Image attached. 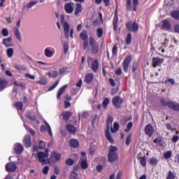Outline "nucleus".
<instances>
[{"label": "nucleus", "mask_w": 179, "mask_h": 179, "mask_svg": "<svg viewBox=\"0 0 179 179\" xmlns=\"http://www.w3.org/2000/svg\"><path fill=\"white\" fill-rule=\"evenodd\" d=\"M59 84V80L56 81L55 83H54L52 86H50L48 88V92H52V90H54V89H55V87H57V86H58Z\"/></svg>", "instance_id": "864d4df0"}, {"label": "nucleus", "mask_w": 179, "mask_h": 179, "mask_svg": "<svg viewBox=\"0 0 179 179\" xmlns=\"http://www.w3.org/2000/svg\"><path fill=\"white\" fill-rule=\"evenodd\" d=\"M110 104V99L105 98L102 102V107L104 110H106L108 106Z\"/></svg>", "instance_id": "e433bc0d"}, {"label": "nucleus", "mask_w": 179, "mask_h": 179, "mask_svg": "<svg viewBox=\"0 0 179 179\" xmlns=\"http://www.w3.org/2000/svg\"><path fill=\"white\" fill-rule=\"evenodd\" d=\"M67 87H68V85H64L59 89L57 94V99H61V96H62V94L65 92V90H66Z\"/></svg>", "instance_id": "b1692460"}, {"label": "nucleus", "mask_w": 179, "mask_h": 179, "mask_svg": "<svg viewBox=\"0 0 179 179\" xmlns=\"http://www.w3.org/2000/svg\"><path fill=\"white\" fill-rule=\"evenodd\" d=\"M14 149H15V152L17 155H22V153L23 152V150H24L23 145H22V143H17L14 145Z\"/></svg>", "instance_id": "a211bd4d"}, {"label": "nucleus", "mask_w": 179, "mask_h": 179, "mask_svg": "<svg viewBox=\"0 0 179 179\" xmlns=\"http://www.w3.org/2000/svg\"><path fill=\"white\" fill-rule=\"evenodd\" d=\"M73 163H75V161L71 158H69L66 160V164L67 166H73Z\"/></svg>", "instance_id": "bf43d9fd"}, {"label": "nucleus", "mask_w": 179, "mask_h": 179, "mask_svg": "<svg viewBox=\"0 0 179 179\" xmlns=\"http://www.w3.org/2000/svg\"><path fill=\"white\" fill-rule=\"evenodd\" d=\"M51 160H55V162H59L61 160V153L57 152V151H53L50 154Z\"/></svg>", "instance_id": "f3484780"}, {"label": "nucleus", "mask_w": 179, "mask_h": 179, "mask_svg": "<svg viewBox=\"0 0 179 179\" xmlns=\"http://www.w3.org/2000/svg\"><path fill=\"white\" fill-rule=\"evenodd\" d=\"M103 28L99 27L96 29V36L98 37V38H101V37H103Z\"/></svg>", "instance_id": "a19ab883"}, {"label": "nucleus", "mask_w": 179, "mask_h": 179, "mask_svg": "<svg viewBox=\"0 0 179 179\" xmlns=\"http://www.w3.org/2000/svg\"><path fill=\"white\" fill-rule=\"evenodd\" d=\"M171 110H173V111H179V104L178 103H174V102H171L169 103V108Z\"/></svg>", "instance_id": "7c9ffc66"}, {"label": "nucleus", "mask_w": 179, "mask_h": 179, "mask_svg": "<svg viewBox=\"0 0 179 179\" xmlns=\"http://www.w3.org/2000/svg\"><path fill=\"white\" fill-rule=\"evenodd\" d=\"M25 117L27 120H30V121H36L37 120V117L35 115H31L30 113H27Z\"/></svg>", "instance_id": "f704fd0d"}, {"label": "nucleus", "mask_w": 179, "mask_h": 179, "mask_svg": "<svg viewBox=\"0 0 179 179\" xmlns=\"http://www.w3.org/2000/svg\"><path fill=\"white\" fill-rule=\"evenodd\" d=\"M148 163L149 164H150V166L156 167V166H157V164L159 163V159L156 157H152L149 158Z\"/></svg>", "instance_id": "393cba45"}, {"label": "nucleus", "mask_w": 179, "mask_h": 179, "mask_svg": "<svg viewBox=\"0 0 179 179\" xmlns=\"http://www.w3.org/2000/svg\"><path fill=\"white\" fill-rule=\"evenodd\" d=\"M68 67L62 66L59 69V75H64V73H66V71H68Z\"/></svg>", "instance_id": "49530a36"}, {"label": "nucleus", "mask_w": 179, "mask_h": 179, "mask_svg": "<svg viewBox=\"0 0 179 179\" xmlns=\"http://www.w3.org/2000/svg\"><path fill=\"white\" fill-rule=\"evenodd\" d=\"M45 55L48 58H51V57H52V55H54V53L52 52V50H50L48 48H45Z\"/></svg>", "instance_id": "ea45409f"}, {"label": "nucleus", "mask_w": 179, "mask_h": 179, "mask_svg": "<svg viewBox=\"0 0 179 179\" xmlns=\"http://www.w3.org/2000/svg\"><path fill=\"white\" fill-rule=\"evenodd\" d=\"M14 107H16L17 110L22 111L23 110V103L21 101L16 102L14 105Z\"/></svg>", "instance_id": "4c0bfd02"}, {"label": "nucleus", "mask_w": 179, "mask_h": 179, "mask_svg": "<svg viewBox=\"0 0 179 179\" xmlns=\"http://www.w3.org/2000/svg\"><path fill=\"white\" fill-rule=\"evenodd\" d=\"M45 125H42L40 128V131L41 132H47L49 135V136H50V138H52V131H51V127H50V124L45 121Z\"/></svg>", "instance_id": "9b49d317"}, {"label": "nucleus", "mask_w": 179, "mask_h": 179, "mask_svg": "<svg viewBox=\"0 0 179 179\" xmlns=\"http://www.w3.org/2000/svg\"><path fill=\"white\" fill-rule=\"evenodd\" d=\"M80 38L83 40V50H87L89 48V36H87V31L83 29L80 34Z\"/></svg>", "instance_id": "7ed1b4c3"}, {"label": "nucleus", "mask_w": 179, "mask_h": 179, "mask_svg": "<svg viewBox=\"0 0 179 179\" xmlns=\"http://www.w3.org/2000/svg\"><path fill=\"white\" fill-rule=\"evenodd\" d=\"M166 129L171 131V132H174V131H176V129L173 128V126H171V124L170 123L166 124Z\"/></svg>", "instance_id": "680f3d73"}, {"label": "nucleus", "mask_w": 179, "mask_h": 179, "mask_svg": "<svg viewBox=\"0 0 179 179\" xmlns=\"http://www.w3.org/2000/svg\"><path fill=\"white\" fill-rule=\"evenodd\" d=\"M162 29H164V30H170L171 29V24H170V22L167 20H164L162 21Z\"/></svg>", "instance_id": "bb28decb"}, {"label": "nucleus", "mask_w": 179, "mask_h": 179, "mask_svg": "<svg viewBox=\"0 0 179 179\" xmlns=\"http://www.w3.org/2000/svg\"><path fill=\"white\" fill-rule=\"evenodd\" d=\"M14 36H15L17 40H18L20 43H22V34H20L19 29L17 27L14 29Z\"/></svg>", "instance_id": "cd10ccee"}, {"label": "nucleus", "mask_w": 179, "mask_h": 179, "mask_svg": "<svg viewBox=\"0 0 179 179\" xmlns=\"http://www.w3.org/2000/svg\"><path fill=\"white\" fill-rule=\"evenodd\" d=\"M125 41H126L127 45L131 44V43L132 42V34L129 33L127 34Z\"/></svg>", "instance_id": "79ce46f5"}, {"label": "nucleus", "mask_w": 179, "mask_h": 179, "mask_svg": "<svg viewBox=\"0 0 179 179\" xmlns=\"http://www.w3.org/2000/svg\"><path fill=\"white\" fill-rule=\"evenodd\" d=\"M10 41H12V38L11 37H8L6 38H3V42L2 44L6 47H9V44L8 43H10Z\"/></svg>", "instance_id": "58836bf2"}, {"label": "nucleus", "mask_w": 179, "mask_h": 179, "mask_svg": "<svg viewBox=\"0 0 179 179\" xmlns=\"http://www.w3.org/2000/svg\"><path fill=\"white\" fill-rule=\"evenodd\" d=\"M113 117L110 116H108L106 119V129L105 130V136L110 142V143H114V138H113V136H111V134H110V127L113 125Z\"/></svg>", "instance_id": "f03ea898"}, {"label": "nucleus", "mask_w": 179, "mask_h": 179, "mask_svg": "<svg viewBox=\"0 0 179 179\" xmlns=\"http://www.w3.org/2000/svg\"><path fill=\"white\" fill-rule=\"evenodd\" d=\"M174 31L175 33H179V24L175 25Z\"/></svg>", "instance_id": "774afa93"}, {"label": "nucleus", "mask_w": 179, "mask_h": 179, "mask_svg": "<svg viewBox=\"0 0 179 179\" xmlns=\"http://www.w3.org/2000/svg\"><path fill=\"white\" fill-rule=\"evenodd\" d=\"M138 64L137 62H133V64L131 66V71L133 73H135L136 71H138Z\"/></svg>", "instance_id": "de8ad7c7"}, {"label": "nucleus", "mask_w": 179, "mask_h": 179, "mask_svg": "<svg viewBox=\"0 0 179 179\" xmlns=\"http://www.w3.org/2000/svg\"><path fill=\"white\" fill-rule=\"evenodd\" d=\"M131 61H132V55H129L126 56L122 62L123 71L125 73H128V69L131 64Z\"/></svg>", "instance_id": "6e6552de"}, {"label": "nucleus", "mask_w": 179, "mask_h": 179, "mask_svg": "<svg viewBox=\"0 0 179 179\" xmlns=\"http://www.w3.org/2000/svg\"><path fill=\"white\" fill-rule=\"evenodd\" d=\"M171 16L174 20H179V10H175L171 11Z\"/></svg>", "instance_id": "c756f323"}, {"label": "nucleus", "mask_w": 179, "mask_h": 179, "mask_svg": "<svg viewBox=\"0 0 179 179\" xmlns=\"http://www.w3.org/2000/svg\"><path fill=\"white\" fill-rule=\"evenodd\" d=\"M66 129L69 134H73V135H75L76 134V127H75L72 124H67L66 126Z\"/></svg>", "instance_id": "a878e982"}, {"label": "nucleus", "mask_w": 179, "mask_h": 179, "mask_svg": "<svg viewBox=\"0 0 179 179\" xmlns=\"http://www.w3.org/2000/svg\"><path fill=\"white\" fill-rule=\"evenodd\" d=\"M81 12H82V4L78 3L76 5V10H75L74 14L76 15V16H78V15H79V13H81Z\"/></svg>", "instance_id": "2f4dec72"}, {"label": "nucleus", "mask_w": 179, "mask_h": 179, "mask_svg": "<svg viewBox=\"0 0 179 179\" xmlns=\"http://www.w3.org/2000/svg\"><path fill=\"white\" fill-rule=\"evenodd\" d=\"M118 129H120V124H118V122H115L113 124V127H110V132L112 134H115V132H117Z\"/></svg>", "instance_id": "473e14b6"}, {"label": "nucleus", "mask_w": 179, "mask_h": 179, "mask_svg": "<svg viewBox=\"0 0 179 179\" xmlns=\"http://www.w3.org/2000/svg\"><path fill=\"white\" fill-rule=\"evenodd\" d=\"M63 48L64 54H68V51L69 50V45L68 44V42L65 41L63 44Z\"/></svg>", "instance_id": "09e8293b"}, {"label": "nucleus", "mask_w": 179, "mask_h": 179, "mask_svg": "<svg viewBox=\"0 0 179 179\" xmlns=\"http://www.w3.org/2000/svg\"><path fill=\"white\" fill-rule=\"evenodd\" d=\"M8 83L9 81L3 78H0V92H3L6 89Z\"/></svg>", "instance_id": "aec40b11"}, {"label": "nucleus", "mask_w": 179, "mask_h": 179, "mask_svg": "<svg viewBox=\"0 0 179 179\" xmlns=\"http://www.w3.org/2000/svg\"><path fill=\"white\" fill-rule=\"evenodd\" d=\"M109 163H115L118 159V148L115 145H110L107 155Z\"/></svg>", "instance_id": "f257e3e1"}, {"label": "nucleus", "mask_w": 179, "mask_h": 179, "mask_svg": "<svg viewBox=\"0 0 179 179\" xmlns=\"http://www.w3.org/2000/svg\"><path fill=\"white\" fill-rule=\"evenodd\" d=\"M7 56L8 58H11L13 56V48H10L7 50Z\"/></svg>", "instance_id": "6e6d98bb"}, {"label": "nucleus", "mask_w": 179, "mask_h": 179, "mask_svg": "<svg viewBox=\"0 0 179 179\" xmlns=\"http://www.w3.org/2000/svg\"><path fill=\"white\" fill-rule=\"evenodd\" d=\"M154 143L157 145H160L162 143V138L157 137L153 141Z\"/></svg>", "instance_id": "69168bd1"}, {"label": "nucleus", "mask_w": 179, "mask_h": 179, "mask_svg": "<svg viewBox=\"0 0 179 179\" xmlns=\"http://www.w3.org/2000/svg\"><path fill=\"white\" fill-rule=\"evenodd\" d=\"M113 24L114 31H117V30H118V15H117V11L115 12Z\"/></svg>", "instance_id": "412c9836"}, {"label": "nucleus", "mask_w": 179, "mask_h": 179, "mask_svg": "<svg viewBox=\"0 0 179 179\" xmlns=\"http://www.w3.org/2000/svg\"><path fill=\"white\" fill-rule=\"evenodd\" d=\"M126 9L129 11L132 10V0H127Z\"/></svg>", "instance_id": "c03bdc74"}, {"label": "nucleus", "mask_w": 179, "mask_h": 179, "mask_svg": "<svg viewBox=\"0 0 179 179\" xmlns=\"http://www.w3.org/2000/svg\"><path fill=\"white\" fill-rule=\"evenodd\" d=\"M131 142H132V138H131V134H129L127 138H126V141H125V144L127 146H129V145L131 144Z\"/></svg>", "instance_id": "4d7b16f0"}, {"label": "nucleus", "mask_w": 179, "mask_h": 179, "mask_svg": "<svg viewBox=\"0 0 179 179\" xmlns=\"http://www.w3.org/2000/svg\"><path fill=\"white\" fill-rule=\"evenodd\" d=\"M69 145L73 149H78L79 148V141L75 138H72L69 141Z\"/></svg>", "instance_id": "5701e85b"}, {"label": "nucleus", "mask_w": 179, "mask_h": 179, "mask_svg": "<svg viewBox=\"0 0 179 179\" xmlns=\"http://www.w3.org/2000/svg\"><path fill=\"white\" fill-rule=\"evenodd\" d=\"M118 52V48H117V45H114L112 49L113 55L117 57Z\"/></svg>", "instance_id": "5fc2aeb1"}, {"label": "nucleus", "mask_w": 179, "mask_h": 179, "mask_svg": "<svg viewBox=\"0 0 179 179\" xmlns=\"http://www.w3.org/2000/svg\"><path fill=\"white\" fill-rule=\"evenodd\" d=\"M145 135H148V136H150V138H152L153 134H155V129L152 124H148L145 126Z\"/></svg>", "instance_id": "ddd939ff"}, {"label": "nucleus", "mask_w": 179, "mask_h": 179, "mask_svg": "<svg viewBox=\"0 0 179 179\" xmlns=\"http://www.w3.org/2000/svg\"><path fill=\"white\" fill-rule=\"evenodd\" d=\"M60 22L63 26L64 36H65L66 38L68 39V38H69V24H68V22H65V15H61Z\"/></svg>", "instance_id": "423d86ee"}, {"label": "nucleus", "mask_w": 179, "mask_h": 179, "mask_svg": "<svg viewBox=\"0 0 179 179\" xmlns=\"http://www.w3.org/2000/svg\"><path fill=\"white\" fill-rule=\"evenodd\" d=\"M72 115L73 114L71 112L66 111L62 113V117H63V120H65V121H68L71 118Z\"/></svg>", "instance_id": "c85d7f7f"}, {"label": "nucleus", "mask_w": 179, "mask_h": 179, "mask_svg": "<svg viewBox=\"0 0 179 179\" xmlns=\"http://www.w3.org/2000/svg\"><path fill=\"white\" fill-rule=\"evenodd\" d=\"M132 127H133L132 122H129L127 125V128L124 129V132H127V133L129 132L132 129Z\"/></svg>", "instance_id": "3c124183"}, {"label": "nucleus", "mask_w": 179, "mask_h": 179, "mask_svg": "<svg viewBox=\"0 0 179 179\" xmlns=\"http://www.w3.org/2000/svg\"><path fill=\"white\" fill-rule=\"evenodd\" d=\"M80 166L83 168V170H86V169H88L89 164H87V159L85 158V159H83L80 162Z\"/></svg>", "instance_id": "72a5a7b5"}, {"label": "nucleus", "mask_w": 179, "mask_h": 179, "mask_svg": "<svg viewBox=\"0 0 179 179\" xmlns=\"http://www.w3.org/2000/svg\"><path fill=\"white\" fill-rule=\"evenodd\" d=\"M87 62L88 65H90V62H92L91 69L94 73H97L99 71V60H94V59H93L92 57H88L87 59Z\"/></svg>", "instance_id": "20e7f679"}, {"label": "nucleus", "mask_w": 179, "mask_h": 179, "mask_svg": "<svg viewBox=\"0 0 179 179\" xmlns=\"http://www.w3.org/2000/svg\"><path fill=\"white\" fill-rule=\"evenodd\" d=\"M50 170V166H45L42 170V173H43L45 175L48 174V171Z\"/></svg>", "instance_id": "0e129e2a"}, {"label": "nucleus", "mask_w": 179, "mask_h": 179, "mask_svg": "<svg viewBox=\"0 0 179 179\" xmlns=\"http://www.w3.org/2000/svg\"><path fill=\"white\" fill-rule=\"evenodd\" d=\"M126 29L128 31H132L133 33H136L139 30V24L134 21L133 23L129 22L126 24Z\"/></svg>", "instance_id": "0eeeda50"}, {"label": "nucleus", "mask_w": 179, "mask_h": 179, "mask_svg": "<svg viewBox=\"0 0 179 179\" xmlns=\"http://www.w3.org/2000/svg\"><path fill=\"white\" fill-rule=\"evenodd\" d=\"M6 171H8V173H15L16 171V164L15 162H9L6 164Z\"/></svg>", "instance_id": "f8f14e48"}, {"label": "nucleus", "mask_w": 179, "mask_h": 179, "mask_svg": "<svg viewBox=\"0 0 179 179\" xmlns=\"http://www.w3.org/2000/svg\"><path fill=\"white\" fill-rule=\"evenodd\" d=\"M122 176V171H118L115 179H121V177Z\"/></svg>", "instance_id": "338daca9"}, {"label": "nucleus", "mask_w": 179, "mask_h": 179, "mask_svg": "<svg viewBox=\"0 0 179 179\" xmlns=\"http://www.w3.org/2000/svg\"><path fill=\"white\" fill-rule=\"evenodd\" d=\"M2 35L3 37H8L9 36V31L6 28H3L1 31Z\"/></svg>", "instance_id": "052dcab7"}, {"label": "nucleus", "mask_w": 179, "mask_h": 179, "mask_svg": "<svg viewBox=\"0 0 179 179\" xmlns=\"http://www.w3.org/2000/svg\"><path fill=\"white\" fill-rule=\"evenodd\" d=\"M38 148L39 149H44L45 148V141H39Z\"/></svg>", "instance_id": "e2e57ef3"}, {"label": "nucleus", "mask_w": 179, "mask_h": 179, "mask_svg": "<svg viewBox=\"0 0 179 179\" xmlns=\"http://www.w3.org/2000/svg\"><path fill=\"white\" fill-rule=\"evenodd\" d=\"M166 179H176V175L171 171H169L167 173Z\"/></svg>", "instance_id": "8fccbe9b"}, {"label": "nucleus", "mask_w": 179, "mask_h": 179, "mask_svg": "<svg viewBox=\"0 0 179 179\" xmlns=\"http://www.w3.org/2000/svg\"><path fill=\"white\" fill-rule=\"evenodd\" d=\"M23 145L25 148H30V146H31V136H30L29 134H27L24 137Z\"/></svg>", "instance_id": "2eb2a0df"}, {"label": "nucleus", "mask_w": 179, "mask_h": 179, "mask_svg": "<svg viewBox=\"0 0 179 179\" xmlns=\"http://www.w3.org/2000/svg\"><path fill=\"white\" fill-rule=\"evenodd\" d=\"M122 103H124V99L120 96H115L112 99V104L115 108H121L122 107Z\"/></svg>", "instance_id": "1a4fd4ad"}, {"label": "nucleus", "mask_w": 179, "mask_h": 179, "mask_svg": "<svg viewBox=\"0 0 179 179\" xmlns=\"http://www.w3.org/2000/svg\"><path fill=\"white\" fill-rule=\"evenodd\" d=\"M163 59H160V57H153L152 65L153 68H156L157 66H162V64H163Z\"/></svg>", "instance_id": "4468645a"}, {"label": "nucleus", "mask_w": 179, "mask_h": 179, "mask_svg": "<svg viewBox=\"0 0 179 179\" xmlns=\"http://www.w3.org/2000/svg\"><path fill=\"white\" fill-rule=\"evenodd\" d=\"M34 5H37V1H30L28 4H27V9H30L31 8H33V6H34Z\"/></svg>", "instance_id": "603ef678"}, {"label": "nucleus", "mask_w": 179, "mask_h": 179, "mask_svg": "<svg viewBox=\"0 0 179 179\" xmlns=\"http://www.w3.org/2000/svg\"><path fill=\"white\" fill-rule=\"evenodd\" d=\"M64 10L66 13L71 15V13H73V3H67L64 5Z\"/></svg>", "instance_id": "dca6fc26"}, {"label": "nucleus", "mask_w": 179, "mask_h": 179, "mask_svg": "<svg viewBox=\"0 0 179 179\" xmlns=\"http://www.w3.org/2000/svg\"><path fill=\"white\" fill-rule=\"evenodd\" d=\"M89 43L90 45H91L92 54H97L99 52V43H97L93 36H90Z\"/></svg>", "instance_id": "39448f33"}, {"label": "nucleus", "mask_w": 179, "mask_h": 179, "mask_svg": "<svg viewBox=\"0 0 179 179\" xmlns=\"http://www.w3.org/2000/svg\"><path fill=\"white\" fill-rule=\"evenodd\" d=\"M141 155H142V152H139L137 155V159L138 160H140V164L143 167H146V156L143 155V157H141Z\"/></svg>", "instance_id": "6ab92c4d"}, {"label": "nucleus", "mask_w": 179, "mask_h": 179, "mask_svg": "<svg viewBox=\"0 0 179 179\" xmlns=\"http://www.w3.org/2000/svg\"><path fill=\"white\" fill-rule=\"evenodd\" d=\"M69 179H78V173L72 171L70 174Z\"/></svg>", "instance_id": "13d9d810"}, {"label": "nucleus", "mask_w": 179, "mask_h": 179, "mask_svg": "<svg viewBox=\"0 0 179 179\" xmlns=\"http://www.w3.org/2000/svg\"><path fill=\"white\" fill-rule=\"evenodd\" d=\"M48 156V154L43 152H38L37 153L38 160L40 163H43V164H48V162L45 159Z\"/></svg>", "instance_id": "9d476101"}, {"label": "nucleus", "mask_w": 179, "mask_h": 179, "mask_svg": "<svg viewBox=\"0 0 179 179\" xmlns=\"http://www.w3.org/2000/svg\"><path fill=\"white\" fill-rule=\"evenodd\" d=\"M24 128H26V129L27 131H29V134H31V135H32V136H34V135H36V131H34V129L30 128L29 127H28L26 124H24Z\"/></svg>", "instance_id": "a18cd8bd"}, {"label": "nucleus", "mask_w": 179, "mask_h": 179, "mask_svg": "<svg viewBox=\"0 0 179 179\" xmlns=\"http://www.w3.org/2000/svg\"><path fill=\"white\" fill-rule=\"evenodd\" d=\"M160 103L163 107H170V105L171 101H166V99H162L160 100Z\"/></svg>", "instance_id": "c9c22d12"}, {"label": "nucleus", "mask_w": 179, "mask_h": 179, "mask_svg": "<svg viewBox=\"0 0 179 179\" xmlns=\"http://www.w3.org/2000/svg\"><path fill=\"white\" fill-rule=\"evenodd\" d=\"M172 155H173V152L169 150V151H167V152L164 153L163 157H164V159L167 160V159H171V158Z\"/></svg>", "instance_id": "37998d69"}, {"label": "nucleus", "mask_w": 179, "mask_h": 179, "mask_svg": "<svg viewBox=\"0 0 179 179\" xmlns=\"http://www.w3.org/2000/svg\"><path fill=\"white\" fill-rule=\"evenodd\" d=\"M94 79V75L93 73H90L85 76L84 82H85V83L89 85V83H92L93 82Z\"/></svg>", "instance_id": "4be33fe9"}]
</instances>
